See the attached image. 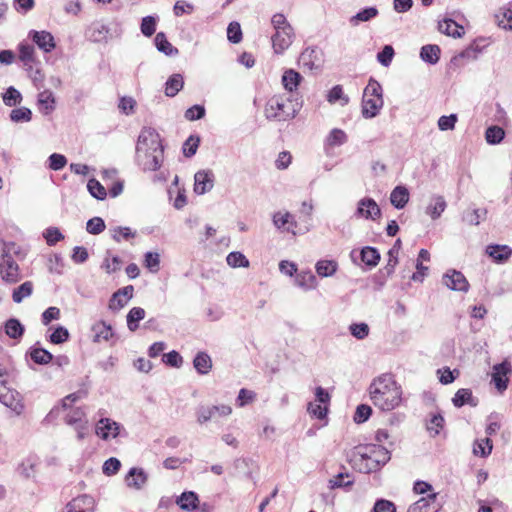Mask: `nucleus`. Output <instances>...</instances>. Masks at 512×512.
<instances>
[{"label":"nucleus","mask_w":512,"mask_h":512,"mask_svg":"<svg viewBox=\"0 0 512 512\" xmlns=\"http://www.w3.org/2000/svg\"><path fill=\"white\" fill-rule=\"evenodd\" d=\"M214 173L212 170H200L194 175V192L203 195L214 187Z\"/></svg>","instance_id":"9b49d317"},{"label":"nucleus","mask_w":512,"mask_h":512,"mask_svg":"<svg viewBox=\"0 0 512 512\" xmlns=\"http://www.w3.org/2000/svg\"><path fill=\"white\" fill-rule=\"evenodd\" d=\"M29 37L41 50L46 53L51 52L56 46L53 35L48 31L31 30L29 32Z\"/></svg>","instance_id":"dca6fc26"},{"label":"nucleus","mask_w":512,"mask_h":512,"mask_svg":"<svg viewBox=\"0 0 512 512\" xmlns=\"http://www.w3.org/2000/svg\"><path fill=\"white\" fill-rule=\"evenodd\" d=\"M87 188L89 193L98 200H104L107 196L104 186L94 178L88 181Z\"/></svg>","instance_id":"49530a36"},{"label":"nucleus","mask_w":512,"mask_h":512,"mask_svg":"<svg viewBox=\"0 0 512 512\" xmlns=\"http://www.w3.org/2000/svg\"><path fill=\"white\" fill-rule=\"evenodd\" d=\"M377 15L378 10L375 7H368L361 10L356 15L352 16L350 18V23L353 26H357L360 22H367L376 17Z\"/></svg>","instance_id":"a19ab883"},{"label":"nucleus","mask_w":512,"mask_h":512,"mask_svg":"<svg viewBox=\"0 0 512 512\" xmlns=\"http://www.w3.org/2000/svg\"><path fill=\"white\" fill-rule=\"evenodd\" d=\"M409 201V191L404 186L395 187L390 194L391 204L397 208L402 209Z\"/></svg>","instance_id":"bb28decb"},{"label":"nucleus","mask_w":512,"mask_h":512,"mask_svg":"<svg viewBox=\"0 0 512 512\" xmlns=\"http://www.w3.org/2000/svg\"><path fill=\"white\" fill-rule=\"evenodd\" d=\"M226 261L227 264L233 268H247L250 265L249 260L241 252H230L226 257Z\"/></svg>","instance_id":"a18cd8bd"},{"label":"nucleus","mask_w":512,"mask_h":512,"mask_svg":"<svg viewBox=\"0 0 512 512\" xmlns=\"http://www.w3.org/2000/svg\"><path fill=\"white\" fill-rule=\"evenodd\" d=\"M0 403L10 408L17 415H21L25 409L20 394L15 390H9L7 393L0 395Z\"/></svg>","instance_id":"a211bd4d"},{"label":"nucleus","mask_w":512,"mask_h":512,"mask_svg":"<svg viewBox=\"0 0 512 512\" xmlns=\"http://www.w3.org/2000/svg\"><path fill=\"white\" fill-rule=\"evenodd\" d=\"M122 261L118 256L111 255L108 251L102 263V268L108 273H114L121 269Z\"/></svg>","instance_id":"37998d69"},{"label":"nucleus","mask_w":512,"mask_h":512,"mask_svg":"<svg viewBox=\"0 0 512 512\" xmlns=\"http://www.w3.org/2000/svg\"><path fill=\"white\" fill-rule=\"evenodd\" d=\"M38 105L39 109L44 114H49L55 108V98L51 91L45 90L39 93L38 95Z\"/></svg>","instance_id":"7c9ffc66"},{"label":"nucleus","mask_w":512,"mask_h":512,"mask_svg":"<svg viewBox=\"0 0 512 512\" xmlns=\"http://www.w3.org/2000/svg\"><path fill=\"white\" fill-rule=\"evenodd\" d=\"M198 496L193 491L183 492L177 499L176 503L182 510L191 511L197 508Z\"/></svg>","instance_id":"c85d7f7f"},{"label":"nucleus","mask_w":512,"mask_h":512,"mask_svg":"<svg viewBox=\"0 0 512 512\" xmlns=\"http://www.w3.org/2000/svg\"><path fill=\"white\" fill-rule=\"evenodd\" d=\"M316 273L321 277H331L338 269V263L334 260H319L315 265Z\"/></svg>","instance_id":"2f4dec72"},{"label":"nucleus","mask_w":512,"mask_h":512,"mask_svg":"<svg viewBox=\"0 0 512 512\" xmlns=\"http://www.w3.org/2000/svg\"><path fill=\"white\" fill-rule=\"evenodd\" d=\"M120 467L121 462L117 458L111 457L104 462L102 471L106 476H112L118 473Z\"/></svg>","instance_id":"4d7b16f0"},{"label":"nucleus","mask_w":512,"mask_h":512,"mask_svg":"<svg viewBox=\"0 0 512 512\" xmlns=\"http://www.w3.org/2000/svg\"><path fill=\"white\" fill-rule=\"evenodd\" d=\"M228 40L234 44H237L242 39V31L240 24L237 22H231L227 28Z\"/></svg>","instance_id":"13d9d810"},{"label":"nucleus","mask_w":512,"mask_h":512,"mask_svg":"<svg viewBox=\"0 0 512 512\" xmlns=\"http://www.w3.org/2000/svg\"><path fill=\"white\" fill-rule=\"evenodd\" d=\"M4 329L6 335L12 339L21 338L25 330L24 326L20 323V321L15 318L7 320L4 325Z\"/></svg>","instance_id":"f704fd0d"},{"label":"nucleus","mask_w":512,"mask_h":512,"mask_svg":"<svg viewBox=\"0 0 512 512\" xmlns=\"http://www.w3.org/2000/svg\"><path fill=\"white\" fill-rule=\"evenodd\" d=\"M69 336V331L65 327L58 326L50 335V341L53 344H61L66 342L69 339Z\"/></svg>","instance_id":"338daca9"},{"label":"nucleus","mask_w":512,"mask_h":512,"mask_svg":"<svg viewBox=\"0 0 512 512\" xmlns=\"http://www.w3.org/2000/svg\"><path fill=\"white\" fill-rule=\"evenodd\" d=\"M134 288L132 285L125 286L117 290L109 300V309L118 311L122 309L133 296Z\"/></svg>","instance_id":"2eb2a0df"},{"label":"nucleus","mask_w":512,"mask_h":512,"mask_svg":"<svg viewBox=\"0 0 512 512\" xmlns=\"http://www.w3.org/2000/svg\"><path fill=\"white\" fill-rule=\"evenodd\" d=\"M301 105L284 95L272 96L265 107V116L269 120L287 121L293 119L299 112Z\"/></svg>","instance_id":"7ed1b4c3"},{"label":"nucleus","mask_w":512,"mask_h":512,"mask_svg":"<svg viewBox=\"0 0 512 512\" xmlns=\"http://www.w3.org/2000/svg\"><path fill=\"white\" fill-rule=\"evenodd\" d=\"M193 364L200 374H207L212 368L211 358L205 352H199L194 358Z\"/></svg>","instance_id":"c9c22d12"},{"label":"nucleus","mask_w":512,"mask_h":512,"mask_svg":"<svg viewBox=\"0 0 512 512\" xmlns=\"http://www.w3.org/2000/svg\"><path fill=\"white\" fill-rule=\"evenodd\" d=\"M443 284L453 291L467 292L469 283L466 277L457 270H449L443 276Z\"/></svg>","instance_id":"9d476101"},{"label":"nucleus","mask_w":512,"mask_h":512,"mask_svg":"<svg viewBox=\"0 0 512 512\" xmlns=\"http://www.w3.org/2000/svg\"><path fill=\"white\" fill-rule=\"evenodd\" d=\"M18 270L19 268L17 263L10 256L3 258V261L0 263V273L2 279L6 282H17L19 279Z\"/></svg>","instance_id":"f3484780"},{"label":"nucleus","mask_w":512,"mask_h":512,"mask_svg":"<svg viewBox=\"0 0 512 512\" xmlns=\"http://www.w3.org/2000/svg\"><path fill=\"white\" fill-rule=\"evenodd\" d=\"M348 140L346 133L338 128H334L328 134L325 144L329 147H338L345 144Z\"/></svg>","instance_id":"4c0bfd02"},{"label":"nucleus","mask_w":512,"mask_h":512,"mask_svg":"<svg viewBox=\"0 0 512 512\" xmlns=\"http://www.w3.org/2000/svg\"><path fill=\"white\" fill-rule=\"evenodd\" d=\"M49 168L54 171L63 169L67 164V159L64 155L53 153L48 158Z\"/></svg>","instance_id":"e2e57ef3"},{"label":"nucleus","mask_w":512,"mask_h":512,"mask_svg":"<svg viewBox=\"0 0 512 512\" xmlns=\"http://www.w3.org/2000/svg\"><path fill=\"white\" fill-rule=\"evenodd\" d=\"M493 445L490 438H485L480 441H477L474 445L473 452L475 455H479L481 457L488 456L492 451Z\"/></svg>","instance_id":"5fc2aeb1"},{"label":"nucleus","mask_w":512,"mask_h":512,"mask_svg":"<svg viewBox=\"0 0 512 512\" xmlns=\"http://www.w3.org/2000/svg\"><path fill=\"white\" fill-rule=\"evenodd\" d=\"M272 222L275 228L281 232L296 234L298 227L295 216L288 211L280 210L274 212L272 215Z\"/></svg>","instance_id":"6e6552de"},{"label":"nucleus","mask_w":512,"mask_h":512,"mask_svg":"<svg viewBox=\"0 0 512 512\" xmlns=\"http://www.w3.org/2000/svg\"><path fill=\"white\" fill-rule=\"evenodd\" d=\"M374 406L382 411H391L402 400V390L391 374L385 373L372 380L368 388Z\"/></svg>","instance_id":"f257e3e1"},{"label":"nucleus","mask_w":512,"mask_h":512,"mask_svg":"<svg viewBox=\"0 0 512 512\" xmlns=\"http://www.w3.org/2000/svg\"><path fill=\"white\" fill-rule=\"evenodd\" d=\"M125 482L128 487L140 490L147 482V474L143 469L133 467L126 475Z\"/></svg>","instance_id":"412c9836"},{"label":"nucleus","mask_w":512,"mask_h":512,"mask_svg":"<svg viewBox=\"0 0 512 512\" xmlns=\"http://www.w3.org/2000/svg\"><path fill=\"white\" fill-rule=\"evenodd\" d=\"M156 19L153 16H146L141 22V32L143 35L150 37L155 33Z\"/></svg>","instance_id":"0e129e2a"},{"label":"nucleus","mask_w":512,"mask_h":512,"mask_svg":"<svg viewBox=\"0 0 512 512\" xmlns=\"http://www.w3.org/2000/svg\"><path fill=\"white\" fill-rule=\"evenodd\" d=\"M145 310L141 307H133L127 314V326L130 331L134 332L138 328V322L144 319Z\"/></svg>","instance_id":"58836bf2"},{"label":"nucleus","mask_w":512,"mask_h":512,"mask_svg":"<svg viewBox=\"0 0 512 512\" xmlns=\"http://www.w3.org/2000/svg\"><path fill=\"white\" fill-rule=\"evenodd\" d=\"M390 460L389 450L376 444L358 446L353 453L351 462L363 473H371L379 470Z\"/></svg>","instance_id":"f03ea898"},{"label":"nucleus","mask_w":512,"mask_h":512,"mask_svg":"<svg viewBox=\"0 0 512 512\" xmlns=\"http://www.w3.org/2000/svg\"><path fill=\"white\" fill-rule=\"evenodd\" d=\"M356 215L358 217L376 220L380 217L381 210L375 200L372 198H363L358 202Z\"/></svg>","instance_id":"ddd939ff"},{"label":"nucleus","mask_w":512,"mask_h":512,"mask_svg":"<svg viewBox=\"0 0 512 512\" xmlns=\"http://www.w3.org/2000/svg\"><path fill=\"white\" fill-rule=\"evenodd\" d=\"M444 418L440 414H434L427 424V430L434 436L439 434L440 429L443 427Z\"/></svg>","instance_id":"69168bd1"},{"label":"nucleus","mask_w":512,"mask_h":512,"mask_svg":"<svg viewBox=\"0 0 512 512\" xmlns=\"http://www.w3.org/2000/svg\"><path fill=\"white\" fill-rule=\"evenodd\" d=\"M512 373V366L508 360L493 366L492 381L499 392H503L508 386V375Z\"/></svg>","instance_id":"1a4fd4ad"},{"label":"nucleus","mask_w":512,"mask_h":512,"mask_svg":"<svg viewBox=\"0 0 512 512\" xmlns=\"http://www.w3.org/2000/svg\"><path fill=\"white\" fill-rule=\"evenodd\" d=\"M437 498V493H430L425 497L411 504L407 512H436L437 509L432 507Z\"/></svg>","instance_id":"aec40b11"},{"label":"nucleus","mask_w":512,"mask_h":512,"mask_svg":"<svg viewBox=\"0 0 512 512\" xmlns=\"http://www.w3.org/2000/svg\"><path fill=\"white\" fill-rule=\"evenodd\" d=\"M32 118V112L29 108L26 107H20L13 109L10 113V119L11 121L15 123L19 122H29Z\"/></svg>","instance_id":"603ef678"},{"label":"nucleus","mask_w":512,"mask_h":512,"mask_svg":"<svg viewBox=\"0 0 512 512\" xmlns=\"http://www.w3.org/2000/svg\"><path fill=\"white\" fill-rule=\"evenodd\" d=\"M85 413L80 409L77 408L74 411L67 414L65 417V423L69 426L75 427L80 423H84Z\"/></svg>","instance_id":"774afa93"},{"label":"nucleus","mask_w":512,"mask_h":512,"mask_svg":"<svg viewBox=\"0 0 512 512\" xmlns=\"http://www.w3.org/2000/svg\"><path fill=\"white\" fill-rule=\"evenodd\" d=\"M96 501L95 499L88 495V494H82L76 498H74L72 501H70L66 505L67 512H74L76 510L79 511H88V512H95L96 511Z\"/></svg>","instance_id":"4468645a"},{"label":"nucleus","mask_w":512,"mask_h":512,"mask_svg":"<svg viewBox=\"0 0 512 512\" xmlns=\"http://www.w3.org/2000/svg\"><path fill=\"white\" fill-rule=\"evenodd\" d=\"M505 136L504 130L499 126H491L487 128L485 139L487 143L495 145L499 144Z\"/></svg>","instance_id":"de8ad7c7"},{"label":"nucleus","mask_w":512,"mask_h":512,"mask_svg":"<svg viewBox=\"0 0 512 512\" xmlns=\"http://www.w3.org/2000/svg\"><path fill=\"white\" fill-rule=\"evenodd\" d=\"M447 203L443 196L435 195L431 198L430 204L426 208V213L433 219H438L445 211Z\"/></svg>","instance_id":"a878e982"},{"label":"nucleus","mask_w":512,"mask_h":512,"mask_svg":"<svg viewBox=\"0 0 512 512\" xmlns=\"http://www.w3.org/2000/svg\"><path fill=\"white\" fill-rule=\"evenodd\" d=\"M184 80L181 74H173L165 83V95L174 97L183 88Z\"/></svg>","instance_id":"c756f323"},{"label":"nucleus","mask_w":512,"mask_h":512,"mask_svg":"<svg viewBox=\"0 0 512 512\" xmlns=\"http://www.w3.org/2000/svg\"><path fill=\"white\" fill-rule=\"evenodd\" d=\"M43 236L48 245H55L57 242L64 238L63 234L56 227H49L43 233Z\"/></svg>","instance_id":"052dcab7"},{"label":"nucleus","mask_w":512,"mask_h":512,"mask_svg":"<svg viewBox=\"0 0 512 512\" xmlns=\"http://www.w3.org/2000/svg\"><path fill=\"white\" fill-rule=\"evenodd\" d=\"M136 149L141 152L152 151L157 153L158 156H163V146L161 144L160 135L157 131L150 127H145L141 130Z\"/></svg>","instance_id":"423d86ee"},{"label":"nucleus","mask_w":512,"mask_h":512,"mask_svg":"<svg viewBox=\"0 0 512 512\" xmlns=\"http://www.w3.org/2000/svg\"><path fill=\"white\" fill-rule=\"evenodd\" d=\"M91 332L94 343L109 341L114 335L111 325L104 321L94 323L91 327Z\"/></svg>","instance_id":"6ab92c4d"},{"label":"nucleus","mask_w":512,"mask_h":512,"mask_svg":"<svg viewBox=\"0 0 512 512\" xmlns=\"http://www.w3.org/2000/svg\"><path fill=\"white\" fill-rule=\"evenodd\" d=\"M271 24L275 30L271 36L273 50L276 54H283L294 41V29L282 13L274 14Z\"/></svg>","instance_id":"20e7f679"},{"label":"nucleus","mask_w":512,"mask_h":512,"mask_svg":"<svg viewBox=\"0 0 512 512\" xmlns=\"http://www.w3.org/2000/svg\"><path fill=\"white\" fill-rule=\"evenodd\" d=\"M361 261L369 267H375L379 263L380 254L374 247L366 246L360 251Z\"/></svg>","instance_id":"473e14b6"},{"label":"nucleus","mask_w":512,"mask_h":512,"mask_svg":"<svg viewBox=\"0 0 512 512\" xmlns=\"http://www.w3.org/2000/svg\"><path fill=\"white\" fill-rule=\"evenodd\" d=\"M31 359L37 364H48L52 359V354L43 348H33L30 352Z\"/></svg>","instance_id":"8fccbe9b"},{"label":"nucleus","mask_w":512,"mask_h":512,"mask_svg":"<svg viewBox=\"0 0 512 512\" xmlns=\"http://www.w3.org/2000/svg\"><path fill=\"white\" fill-rule=\"evenodd\" d=\"M144 265L152 273L160 269V255L157 252H147L144 256Z\"/></svg>","instance_id":"3c124183"},{"label":"nucleus","mask_w":512,"mask_h":512,"mask_svg":"<svg viewBox=\"0 0 512 512\" xmlns=\"http://www.w3.org/2000/svg\"><path fill=\"white\" fill-rule=\"evenodd\" d=\"M122 425L111 418H101L95 425V434L104 441L115 439L121 434Z\"/></svg>","instance_id":"0eeeda50"},{"label":"nucleus","mask_w":512,"mask_h":512,"mask_svg":"<svg viewBox=\"0 0 512 512\" xmlns=\"http://www.w3.org/2000/svg\"><path fill=\"white\" fill-rule=\"evenodd\" d=\"M438 29L441 33L453 37L460 38L464 33L463 26L456 23L450 18H446L438 23Z\"/></svg>","instance_id":"5701e85b"},{"label":"nucleus","mask_w":512,"mask_h":512,"mask_svg":"<svg viewBox=\"0 0 512 512\" xmlns=\"http://www.w3.org/2000/svg\"><path fill=\"white\" fill-rule=\"evenodd\" d=\"M303 77L294 69H286L282 75L281 82L284 89L290 93L297 90Z\"/></svg>","instance_id":"4be33fe9"},{"label":"nucleus","mask_w":512,"mask_h":512,"mask_svg":"<svg viewBox=\"0 0 512 512\" xmlns=\"http://www.w3.org/2000/svg\"><path fill=\"white\" fill-rule=\"evenodd\" d=\"M32 292V282L26 281L13 291L12 299L15 303H21L25 298L29 297Z\"/></svg>","instance_id":"79ce46f5"},{"label":"nucleus","mask_w":512,"mask_h":512,"mask_svg":"<svg viewBox=\"0 0 512 512\" xmlns=\"http://www.w3.org/2000/svg\"><path fill=\"white\" fill-rule=\"evenodd\" d=\"M457 120L458 117L456 114H450L448 116L443 115L438 119V128L441 131L453 130Z\"/></svg>","instance_id":"bf43d9fd"},{"label":"nucleus","mask_w":512,"mask_h":512,"mask_svg":"<svg viewBox=\"0 0 512 512\" xmlns=\"http://www.w3.org/2000/svg\"><path fill=\"white\" fill-rule=\"evenodd\" d=\"M440 48L438 45H425L421 48L420 57L424 62L436 64L439 61Z\"/></svg>","instance_id":"72a5a7b5"},{"label":"nucleus","mask_w":512,"mask_h":512,"mask_svg":"<svg viewBox=\"0 0 512 512\" xmlns=\"http://www.w3.org/2000/svg\"><path fill=\"white\" fill-rule=\"evenodd\" d=\"M349 331L358 340L365 339L370 332V328L366 323H353L349 326Z\"/></svg>","instance_id":"6e6d98bb"},{"label":"nucleus","mask_w":512,"mask_h":512,"mask_svg":"<svg viewBox=\"0 0 512 512\" xmlns=\"http://www.w3.org/2000/svg\"><path fill=\"white\" fill-rule=\"evenodd\" d=\"M327 101L331 104L341 101V105L348 104L349 98L343 93V88L340 85L334 86L327 95Z\"/></svg>","instance_id":"09e8293b"},{"label":"nucleus","mask_w":512,"mask_h":512,"mask_svg":"<svg viewBox=\"0 0 512 512\" xmlns=\"http://www.w3.org/2000/svg\"><path fill=\"white\" fill-rule=\"evenodd\" d=\"M19 58L24 65H31L35 61V48L29 43L19 44Z\"/></svg>","instance_id":"ea45409f"},{"label":"nucleus","mask_w":512,"mask_h":512,"mask_svg":"<svg viewBox=\"0 0 512 512\" xmlns=\"http://www.w3.org/2000/svg\"><path fill=\"white\" fill-rule=\"evenodd\" d=\"M105 229L104 220L100 217H94L87 221L86 230L93 235L100 234Z\"/></svg>","instance_id":"680f3d73"},{"label":"nucleus","mask_w":512,"mask_h":512,"mask_svg":"<svg viewBox=\"0 0 512 512\" xmlns=\"http://www.w3.org/2000/svg\"><path fill=\"white\" fill-rule=\"evenodd\" d=\"M155 45L157 49L165 55L171 56L178 53V49L172 46L163 32L156 34Z\"/></svg>","instance_id":"e433bc0d"},{"label":"nucleus","mask_w":512,"mask_h":512,"mask_svg":"<svg viewBox=\"0 0 512 512\" xmlns=\"http://www.w3.org/2000/svg\"><path fill=\"white\" fill-rule=\"evenodd\" d=\"M136 161L144 171H156L160 168L163 156L152 151L141 152L136 149Z\"/></svg>","instance_id":"f8f14e48"},{"label":"nucleus","mask_w":512,"mask_h":512,"mask_svg":"<svg viewBox=\"0 0 512 512\" xmlns=\"http://www.w3.org/2000/svg\"><path fill=\"white\" fill-rule=\"evenodd\" d=\"M22 101L21 93L14 87H9L3 94V102L7 106H16Z\"/></svg>","instance_id":"864d4df0"},{"label":"nucleus","mask_w":512,"mask_h":512,"mask_svg":"<svg viewBox=\"0 0 512 512\" xmlns=\"http://www.w3.org/2000/svg\"><path fill=\"white\" fill-rule=\"evenodd\" d=\"M486 253L496 262H504L512 255V249L508 245H489Z\"/></svg>","instance_id":"393cba45"},{"label":"nucleus","mask_w":512,"mask_h":512,"mask_svg":"<svg viewBox=\"0 0 512 512\" xmlns=\"http://www.w3.org/2000/svg\"><path fill=\"white\" fill-rule=\"evenodd\" d=\"M487 211L485 209H472L467 210L463 213V221L470 225H479L481 220L486 216Z\"/></svg>","instance_id":"c03bdc74"},{"label":"nucleus","mask_w":512,"mask_h":512,"mask_svg":"<svg viewBox=\"0 0 512 512\" xmlns=\"http://www.w3.org/2000/svg\"><path fill=\"white\" fill-rule=\"evenodd\" d=\"M452 403L457 408H460L464 405L475 407L478 404V400L473 397L472 391L470 389L461 388L455 393L452 399Z\"/></svg>","instance_id":"b1692460"},{"label":"nucleus","mask_w":512,"mask_h":512,"mask_svg":"<svg viewBox=\"0 0 512 512\" xmlns=\"http://www.w3.org/2000/svg\"><path fill=\"white\" fill-rule=\"evenodd\" d=\"M382 87L378 81L371 78L364 89L362 115L370 119L375 117L383 107Z\"/></svg>","instance_id":"39448f33"},{"label":"nucleus","mask_w":512,"mask_h":512,"mask_svg":"<svg viewBox=\"0 0 512 512\" xmlns=\"http://www.w3.org/2000/svg\"><path fill=\"white\" fill-rule=\"evenodd\" d=\"M295 283L304 290L315 289L318 285L316 276L311 271H302L296 275Z\"/></svg>","instance_id":"cd10ccee"}]
</instances>
